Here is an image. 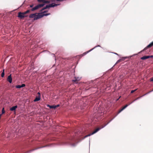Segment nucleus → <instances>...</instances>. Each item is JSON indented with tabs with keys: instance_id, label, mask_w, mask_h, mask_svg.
I'll return each mask as SVG.
<instances>
[{
	"instance_id": "nucleus-1",
	"label": "nucleus",
	"mask_w": 153,
	"mask_h": 153,
	"mask_svg": "<svg viewBox=\"0 0 153 153\" xmlns=\"http://www.w3.org/2000/svg\"><path fill=\"white\" fill-rule=\"evenodd\" d=\"M140 97H138L137 98H136V99L134 100L131 103H129L128 104H126L125 106H124L120 110H119L118 112V114H119L124 109L126 108L128 105L131 104L134 101H136V100L139 99Z\"/></svg>"
},
{
	"instance_id": "nucleus-2",
	"label": "nucleus",
	"mask_w": 153,
	"mask_h": 153,
	"mask_svg": "<svg viewBox=\"0 0 153 153\" xmlns=\"http://www.w3.org/2000/svg\"><path fill=\"white\" fill-rule=\"evenodd\" d=\"M47 12V11H44L42 12L39 13V18L38 17L37 18H36V19H38L44 16H47L49 15L50 13L43 14Z\"/></svg>"
},
{
	"instance_id": "nucleus-3",
	"label": "nucleus",
	"mask_w": 153,
	"mask_h": 153,
	"mask_svg": "<svg viewBox=\"0 0 153 153\" xmlns=\"http://www.w3.org/2000/svg\"><path fill=\"white\" fill-rule=\"evenodd\" d=\"M39 13H37L31 14L29 16V17L30 18H34V20H37V19H36V18H37L38 17L39 18Z\"/></svg>"
},
{
	"instance_id": "nucleus-4",
	"label": "nucleus",
	"mask_w": 153,
	"mask_h": 153,
	"mask_svg": "<svg viewBox=\"0 0 153 153\" xmlns=\"http://www.w3.org/2000/svg\"><path fill=\"white\" fill-rule=\"evenodd\" d=\"M27 16L25 15L24 12H19L18 13V17L21 19H22Z\"/></svg>"
},
{
	"instance_id": "nucleus-5",
	"label": "nucleus",
	"mask_w": 153,
	"mask_h": 153,
	"mask_svg": "<svg viewBox=\"0 0 153 153\" xmlns=\"http://www.w3.org/2000/svg\"><path fill=\"white\" fill-rule=\"evenodd\" d=\"M44 5V4H39L36 5V6L35 7L31 9V10L32 11H33L35 10L38 9H39L40 8L43 7Z\"/></svg>"
},
{
	"instance_id": "nucleus-6",
	"label": "nucleus",
	"mask_w": 153,
	"mask_h": 153,
	"mask_svg": "<svg viewBox=\"0 0 153 153\" xmlns=\"http://www.w3.org/2000/svg\"><path fill=\"white\" fill-rule=\"evenodd\" d=\"M101 128H97L95 130H94L92 133L90 134H88L87 135L85 136V137L84 138H86L88 136H90L91 135H92L95 133H96Z\"/></svg>"
},
{
	"instance_id": "nucleus-7",
	"label": "nucleus",
	"mask_w": 153,
	"mask_h": 153,
	"mask_svg": "<svg viewBox=\"0 0 153 153\" xmlns=\"http://www.w3.org/2000/svg\"><path fill=\"white\" fill-rule=\"evenodd\" d=\"M153 45V41L147 46L146 48H144L143 51L146 50L147 48H150L152 47Z\"/></svg>"
},
{
	"instance_id": "nucleus-8",
	"label": "nucleus",
	"mask_w": 153,
	"mask_h": 153,
	"mask_svg": "<svg viewBox=\"0 0 153 153\" xmlns=\"http://www.w3.org/2000/svg\"><path fill=\"white\" fill-rule=\"evenodd\" d=\"M7 81H8L10 83H11L12 82V78L11 77V75H10L8 76L7 79Z\"/></svg>"
},
{
	"instance_id": "nucleus-9",
	"label": "nucleus",
	"mask_w": 153,
	"mask_h": 153,
	"mask_svg": "<svg viewBox=\"0 0 153 153\" xmlns=\"http://www.w3.org/2000/svg\"><path fill=\"white\" fill-rule=\"evenodd\" d=\"M17 108V105H15L13 106L11 108H10V110L11 111H15L16 109Z\"/></svg>"
},
{
	"instance_id": "nucleus-10",
	"label": "nucleus",
	"mask_w": 153,
	"mask_h": 153,
	"mask_svg": "<svg viewBox=\"0 0 153 153\" xmlns=\"http://www.w3.org/2000/svg\"><path fill=\"white\" fill-rule=\"evenodd\" d=\"M126 58V57H123L119 59L116 62V64H117L121 62L124 61Z\"/></svg>"
},
{
	"instance_id": "nucleus-11",
	"label": "nucleus",
	"mask_w": 153,
	"mask_h": 153,
	"mask_svg": "<svg viewBox=\"0 0 153 153\" xmlns=\"http://www.w3.org/2000/svg\"><path fill=\"white\" fill-rule=\"evenodd\" d=\"M41 99V97H40V96H38V97H36L35 99L34 100V102H36L37 101H39Z\"/></svg>"
},
{
	"instance_id": "nucleus-12",
	"label": "nucleus",
	"mask_w": 153,
	"mask_h": 153,
	"mask_svg": "<svg viewBox=\"0 0 153 153\" xmlns=\"http://www.w3.org/2000/svg\"><path fill=\"white\" fill-rule=\"evenodd\" d=\"M58 4H54V3H52L51 4H50V7H54L55 6H57Z\"/></svg>"
},
{
	"instance_id": "nucleus-13",
	"label": "nucleus",
	"mask_w": 153,
	"mask_h": 153,
	"mask_svg": "<svg viewBox=\"0 0 153 153\" xmlns=\"http://www.w3.org/2000/svg\"><path fill=\"white\" fill-rule=\"evenodd\" d=\"M149 58V57L148 56H144L141 57V59L142 60H145Z\"/></svg>"
},
{
	"instance_id": "nucleus-14",
	"label": "nucleus",
	"mask_w": 153,
	"mask_h": 153,
	"mask_svg": "<svg viewBox=\"0 0 153 153\" xmlns=\"http://www.w3.org/2000/svg\"><path fill=\"white\" fill-rule=\"evenodd\" d=\"M48 106L50 108H56V107H55V105H48Z\"/></svg>"
},
{
	"instance_id": "nucleus-15",
	"label": "nucleus",
	"mask_w": 153,
	"mask_h": 153,
	"mask_svg": "<svg viewBox=\"0 0 153 153\" xmlns=\"http://www.w3.org/2000/svg\"><path fill=\"white\" fill-rule=\"evenodd\" d=\"M1 76L2 77H3L4 76V69L3 70V72L1 73Z\"/></svg>"
},
{
	"instance_id": "nucleus-16",
	"label": "nucleus",
	"mask_w": 153,
	"mask_h": 153,
	"mask_svg": "<svg viewBox=\"0 0 153 153\" xmlns=\"http://www.w3.org/2000/svg\"><path fill=\"white\" fill-rule=\"evenodd\" d=\"M50 3V1L48 0H44V3Z\"/></svg>"
},
{
	"instance_id": "nucleus-17",
	"label": "nucleus",
	"mask_w": 153,
	"mask_h": 153,
	"mask_svg": "<svg viewBox=\"0 0 153 153\" xmlns=\"http://www.w3.org/2000/svg\"><path fill=\"white\" fill-rule=\"evenodd\" d=\"M16 88H22L21 86V85H16Z\"/></svg>"
},
{
	"instance_id": "nucleus-18",
	"label": "nucleus",
	"mask_w": 153,
	"mask_h": 153,
	"mask_svg": "<svg viewBox=\"0 0 153 153\" xmlns=\"http://www.w3.org/2000/svg\"><path fill=\"white\" fill-rule=\"evenodd\" d=\"M75 79H74L72 80V81L73 82H75V83H77V79H76V78L75 77Z\"/></svg>"
},
{
	"instance_id": "nucleus-19",
	"label": "nucleus",
	"mask_w": 153,
	"mask_h": 153,
	"mask_svg": "<svg viewBox=\"0 0 153 153\" xmlns=\"http://www.w3.org/2000/svg\"><path fill=\"white\" fill-rule=\"evenodd\" d=\"M37 1L39 2H40V3L43 2L44 3V0H37Z\"/></svg>"
},
{
	"instance_id": "nucleus-20",
	"label": "nucleus",
	"mask_w": 153,
	"mask_h": 153,
	"mask_svg": "<svg viewBox=\"0 0 153 153\" xmlns=\"http://www.w3.org/2000/svg\"><path fill=\"white\" fill-rule=\"evenodd\" d=\"M30 12V10H27L26 11L24 12L25 13V14H26L27 13H29Z\"/></svg>"
},
{
	"instance_id": "nucleus-21",
	"label": "nucleus",
	"mask_w": 153,
	"mask_h": 153,
	"mask_svg": "<svg viewBox=\"0 0 153 153\" xmlns=\"http://www.w3.org/2000/svg\"><path fill=\"white\" fill-rule=\"evenodd\" d=\"M137 90V89H136L134 90H131V93L132 94V93H133L134 92H135Z\"/></svg>"
},
{
	"instance_id": "nucleus-22",
	"label": "nucleus",
	"mask_w": 153,
	"mask_h": 153,
	"mask_svg": "<svg viewBox=\"0 0 153 153\" xmlns=\"http://www.w3.org/2000/svg\"><path fill=\"white\" fill-rule=\"evenodd\" d=\"M76 79H77V81L80 80L81 78L79 77H76Z\"/></svg>"
},
{
	"instance_id": "nucleus-23",
	"label": "nucleus",
	"mask_w": 153,
	"mask_h": 153,
	"mask_svg": "<svg viewBox=\"0 0 153 153\" xmlns=\"http://www.w3.org/2000/svg\"><path fill=\"white\" fill-rule=\"evenodd\" d=\"M44 7L45 8V9L49 8L50 7L49 4L46 5V7Z\"/></svg>"
},
{
	"instance_id": "nucleus-24",
	"label": "nucleus",
	"mask_w": 153,
	"mask_h": 153,
	"mask_svg": "<svg viewBox=\"0 0 153 153\" xmlns=\"http://www.w3.org/2000/svg\"><path fill=\"white\" fill-rule=\"evenodd\" d=\"M44 7L45 8V9L49 8L50 7L49 4L46 5V7Z\"/></svg>"
},
{
	"instance_id": "nucleus-25",
	"label": "nucleus",
	"mask_w": 153,
	"mask_h": 153,
	"mask_svg": "<svg viewBox=\"0 0 153 153\" xmlns=\"http://www.w3.org/2000/svg\"><path fill=\"white\" fill-rule=\"evenodd\" d=\"M38 148H36V149H32V150H31L30 151H28L27 152V153H29L35 150H36V149H37Z\"/></svg>"
},
{
	"instance_id": "nucleus-26",
	"label": "nucleus",
	"mask_w": 153,
	"mask_h": 153,
	"mask_svg": "<svg viewBox=\"0 0 153 153\" xmlns=\"http://www.w3.org/2000/svg\"><path fill=\"white\" fill-rule=\"evenodd\" d=\"M5 113V111L4 110V108H3L2 111V114H3Z\"/></svg>"
},
{
	"instance_id": "nucleus-27",
	"label": "nucleus",
	"mask_w": 153,
	"mask_h": 153,
	"mask_svg": "<svg viewBox=\"0 0 153 153\" xmlns=\"http://www.w3.org/2000/svg\"><path fill=\"white\" fill-rule=\"evenodd\" d=\"M25 86V84H22L21 85V87H24Z\"/></svg>"
},
{
	"instance_id": "nucleus-28",
	"label": "nucleus",
	"mask_w": 153,
	"mask_h": 153,
	"mask_svg": "<svg viewBox=\"0 0 153 153\" xmlns=\"http://www.w3.org/2000/svg\"><path fill=\"white\" fill-rule=\"evenodd\" d=\"M108 124V123H107V124H106L104 126H102L101 127V128H103L105 126L107 125V124Z\"/></svg>"
},
{
	"instance_id": "nucleus-29",
	"label": "nucleus",
	"mask_w": 153,
	"mask_h": 153,
	"mask_svg": "<svg viewBox=\"0 0 153 153\" xmlns=\"http://www.w3.org/2000/svg\"><path fill=\"white\" fill-rule=\"evenodd\" d=\"M108 124V123H107V124H106L104 126H102L101 127V128H103L105 126L107 125V124Z\"/></svg>"
},
{
	"instance_id": "nucleus-30",
	"label": "nucleus",
	"mask_w": 153,
	"mask_h": 153,
	"mask_svg": "<svg viewBox=\"0 0 153 153\" xmlns=\"http://www.w3.org/2000/svg\"><path fill=\"white\" fill-rule=\"evenodd\" d=\"M45 9V8L44 7V8H43L42 9L40 10V11H42Z\"/></svg>"
},
{
	"instance_id": "nucleus-31",
	"label": "nucleus",
	"mask_w": 153,
	"mask_h": 153,
	"mask_svg": "<svg viewBox=\"0 0 153 153\" xmlns=\"http://www.w3.org/2000/svg\"><path fill=\"white\" fill-rule=\"evenodd\" d=\"M148 56L149 57V58H153V55H152V56Z\"/></svg>"
},
{
	"instance_id": "nucleus-32",
	"label": "nucleus",
	"mask_w": 153,
	"mask_h": 153,
	"mask_svg": "<svg viewBox=\"0 0 153 153\" xmlns=\"http://www.w3.org/2000/svg\"><path fill=\"white\" fill-rule=\"evenodd\" d=\"M150 81H153V77H152L151 78V79H150Z\"/></svg>"
},
{
	"instance_id": "nucleus-33",
	"label": "nucleus",
	"mask_w": 153,
	"mask_h": 153,
	"mask_svg": "<svg viewBox=\"0 0 153 153\" xmlns=\"http://www.w3.org/2000/svg\"><path fill=\"white\" fill-rule=\"evenodd\" d=\"M59 104L57 105H55V107H56V108L59 107Z\"/></svg>"
},
{
	"instance_id": "nucleus-34",
	"label": "nucleus",
	"mask_w": 153,
	"mask_h": 153,
	"mask_svg": "<svg viewBox=\"0 0 153 153\" xmlns=\"http://www.w3.org/2000/svg\"><path fill=\"white\" fill-rule=\"evenodd\" d=\"M97 46H96L95 47H94V48H93L92 49H91L89 51H92V50H93V49H94V48H95Z\"/></svg>"
},
{
	"instance_id": "nucleus-35",
	"label": "nucleus",
	"mask_w": 153,
	"mask_h": 153,
	"mask_svg": "<svg viewBox=\"0 0 153 153\" xmlns=\"http://www.w3.org/2000/svg\"><path fill=\"white\" fill-rule=\"evenodd\" d=\"M33 4H32V5H30V7H33Z\"/></svg>"
},
{
	"instance_id": "nucleus-36",
	"label": "nucleus",
	"mask_w": 153,
	"mask_h": 153,
	"mask_svg": "<svg viewBox=\"0 0 153 153\" xmlns=\"http://www.w3.org/2000/svg\"><path fill=\"white\" fill-rule=\"evenodd\" d=\"M37 94L39 95L38 96H40V93L39 92H38Z\"/></svg>"
},
{
	"instance_id": "nucleus-37",
	"label": "nucleus",
	"mask_w": 153,
	"mask_h": 153,
	"mask_svg": "<svg viewBox=\"0 0 153 153\" xmlns=\"http://www.w3.org/2000/svg\"><path fill=\"white\" fill-rule=\"evenodd\" d=\"M86 54V53H83V54Z\"/></svg>"
},
{
	"instance_id": "nucleus-38",
	"label": "nucleus",
	"mask_w": 153,
	"mask_h": 153,
	"mask_svg": "<svg viewBox=\"0 0 153 153\" xmlns=\"http://www.w3.org/2000/svg\"><path fill=\"white\" fill-rule=\"evenodd\" d=\"M115 54H116L118 55V54H117V53H115Z\"/></svg>"
},
{
	"instance_id": "nucleus-39",
	"label": "nucleus",
	"mask_w": 153,
	"mask_h": 153,
	"mask_svg": "<svg viewBox=\"0 0 153 153\" xmlns=\"http://www.w3.org/2000/svg\"><path fill=\"white\" fill-rule=\"evenodd\" d=\"M97 46H99H99H100L99 45H98Z\"/></svg>"
}]
</instances>
